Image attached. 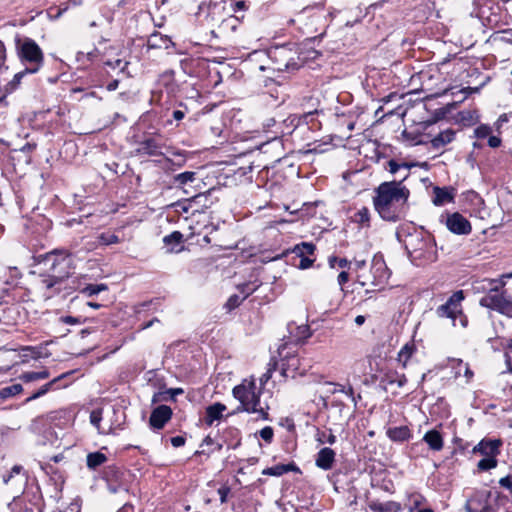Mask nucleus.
Returning a JSON list of instances; mask_svg holds the SVG:
<instances>
[{
    "mask_svg": "<svg viewBox=\"0 0 512 512\" xmlns=\"http://www.w3.org/2000/svg\"><path fill=\"white\" fill-rule=\"evenodd\" d=\"M375 192L373 204L380 217L390 222L399 221L405 214L409 189L401 181L392 180L381 183Z\"/></svg>",
    "mask_w": 512,
    "mask_h": 512,
    "instance_id": "nucleus-1",
    "label": "nucleus"
},
{
    "mask_svg": "<svg viewBox=\"0 0 512 512\" xmlns=\"http://www.w3.org/2000/svg\"><path fill=\"white\" fill-rule=\"evenodd\" d=\"M45 260L50 264L51 274L45 275L40 281V286L46 291V297H52L60 290V284L72 274L73 259L66 250H53L49 252Z\"/></svg>",
    "mask_w": 512,
    "mask_h": 512,
    "instance_id": "nucleus-2",
    "label": "nucleus"
},
{
    "mask_svg": "<svg viewBox=\"0 0 512 512\" xmlns=\"http://www.w3.org/2000/svg\"><path fill=\"white\" fill-rule=\"evenodd\" d=\"M261 388H257L255 379H244L241 384L233 388V396L240 402L237 411L257 414V419L268 420V406H261Z\"/></svg>",
    "mask_w": 512,
    "mask_h": 512,
    "instance_id": "nucleus-3",
    "label": "nucleus"
},
{
    "mask_svg": "<svg viewBox=\"0 0 512 512\" xmlns=\"http://www.w3.org/2000/svg\"><path fill=\"white\" fill-rule=\"evenodd\" d=\"M405 248L408 251L412 261L417 265L433 262L436 260V248L430 235L424 232L410 234L405 239Z\"/></svg>",
    "mask_w": 512,
    "mask_h": 512,
    "instance_id": "nucleus-4",
    "label": "nucleus"
},
{
    "mask_svg": "<svg viewBox=\"0 0 512 512\" xmlns=\"http://www.w3.org/2000/svg\"><path fill=\"white\" fill-rule=\"evenodd\" d=\"M16 53L22 64L30 73H37L44 64V54L40 46L31 38L19 37L15 40Z\"/></svg>",
    "mask_w": 512,
    "mask_h": 512,
    "instance_id": "nucleus-5",
    "label": "nucleus"
},
{
    "mask_svg": "<svg viewBox=\"0 0 512 512\" xmlns=\"http://www.w3.org/2000/svg\"><path fill=\"white\" fill-rule=\"evenodd\" d=\"M500 288L491 293L485 294L479 301L482 307L495 310L503 315L512 317V300L505 295L504 292L499 291Z\"/></svg>",
    "mask_w": 512,
    "mask_h": 512,
    "instance_id": "nucleus-6",
    "label": "nucleus"
},
{
    "mask_svg": "<svg viewBox=\"0 0 512 512\" xmlns=\"http://www.w3.org/2000/svg\"><path fill=\"white\" fill-rule=\"evenodd\" d=\"M296 52L284 45L275 47L269 52V56L276 63L277 70H290L298 67Z\"/></svg>",
    "mask_w": 512,
    "mask_h": 512,
    "instance_id": "nucleus-7",
    "label": "nucleus"
},
{
    "mask_svg": "<svg viewBox=\"0 0 512 512\" xmlns=\"http://www.w3.org/2000/svg\"><path fill=\"white\" fill-rule=\"evenodd\" d=\"M317 109L313 111L304 112L302 115L290 114L287 117L282 115L281 118V137L290 135L302 123L308 124L313 120V116L317 113Z\"/></svg>",
    "mask_w": 512,
    "mask_h": 512,
    "instance_id": "nucleus-8",
    "label": "nucleus"
},
{
    "mask_svg": "<svg viewBox=\"0 0 512 512\" xmlns=\"http://www.w3.org/2000/svg\"><path fill=\"white\" fill-rule=\"evenodd\" d=\"M370 273H371L372 279L369 282L373 286L382 287L388 282L391 273H390L382 255H375L373 257Z\"/></svg>",
    "mask_w": 512,
    "mask_h": 512,
    "instance_id": "nucleus-9",
    "label": "nucleus"
},
{
    "mask_svg": "<svg viewBox=\"0 0 512 512\" xmlns=\"http://www.w3.org/2000/svg\"><path fill=\"white\" fill-rule=\"evenodd\" d=\"M445 224L453 234L468 235L472 231L471 223L459 212L448 214Z\"/></svg>",
    "mask_w": 512,
    "mask_h": 512,
    "instance_id": "nucleus-10",
    "label": "nucleus"
},
{
    "mask_svg": "<svg viewBox=\"0 0 512 512\" xmlns=\"http://www.w3.org/2000/svg\"><path fill=\"white\" fill-rule=\"evenodd\" d=\"M464 299L463 291H456L446 301V303L440 305L437 308V315L439 317H446L455 319L456 314L460 311V303Z\"/></svg>",
    "mask_w": 512,
    "mask_h": 512,
    "instance_id": "nucleus-11",
    "label": "nucleus"
},
{
    "mask_svg": "<svg viewBox=\"0 0 512 512\" xmlns=\"http://www.w3.org/2000/svg\"><path fill=\"white\" fill-rule=\"evenodd\" d=\"M172 409L167 405H159L151 412L150 427L154 430L162 429L172 417Z\"/></svg>",
    "mask_w": 512,
    "mask_h": 512,
    "instance_id": "nucleus-12",
    "label": "nucleus"
},
{
    "mask_svg": "<svg viewBox=\"0 0 512 512\" xmlns=\"http://www.w3.org/2000/svg\"><path fill=\"white\" fill-rule=\"evenodd\" d=\"M164 145L156 138L148 137L138 143L135 150L137 155L145 156H161L163 153Z\"/></svg>",
    "mask_w": 512,
    "mask_h": 512,
    "instance_id": "nucleus-13",
    "label": "nucleus"
},
{
    "mask_svg": "<svg viewBox=\"0 0 512 512\" xmlns=\"http://www.w3.org/2000/svg\"><path fill=\"white\" fill-rule=\"evenodd\" d=\"M281 118L282 114L276 112L274 115L266 117L262 121V131L266 134L269 140H275L281 138Z\"/></svg>",
    "mask_w": 512,
    "mask_h": 512,
    "instance_id": "nucleus-14",
    "label": "nucleus"
},
{
    "mask_svg": "<svg viewBox=\"0 0 512 512\" xmlns=\"http://www.w3.org/2000/svg\"><path fill=\"white\" fill-rule=\"evenodd\" d=\"M465 508L467 512H493L488 493L476 494L467 501Z\"/></svg>",
    "mask_w": 512,
    "mask_h": 512,
    "instance_id": "nucleus-15",
    "label": "nucleus"
},
{
    "mask_svg": "<svg viewBox=\"0 0 512 512\" xmlns=\"http://www.w3.org/2000/svg\"><path fill=\"white\" fill-rule=\"evenodd\" d=\"M502 442L499 439L481 440L473 449L474 453H480L485 457H496L500 453Z\"/></svg>",
    "mask_w": 512,
    "mask_h": 512,
    "instance_id": "nucleus-16",
    "label": "nucleus"
},
{
    "mask_svg": "<svg viewBox=\"0 0 512 512\" xmlns=\"http://www.w3.org/2000/svg\"><path fill=\"white\" fill-rule=\"evenodd\" d=\"M336 453L329 447L320 449L315 458V465L324 470H330L335 462Z\"/></svg>",
    "mask_w": 512,
    "mask_h": 512,
    "instance_id": "nucleus-17",
    "label": "nucleus"
},
{
    "mask_svg": "<svg viewBox=\"0 0 512 512\" xmlns=\"http://www.w3.org/2000/svg\"><path fill=\"white\" fill-rule=\"evenodd\" d=\"M505 285L503 280L481 279L473 283V290L477 293H491L496 288H502Z\"/></svg>",
    "mask_w": 512,
    "mask_h": 512,
    "instance_id": "nucleus-18",
    "label": "nucleus"
},
{
    "mask_svg": "<svg viewBox=\"0 0 512 512\" xmlns=\"http://www.w3.org/2000/svg\"><path fill=\"white\" fill-rule=\"evenodd\" d=\"M197 180V173L193 171H185L174 175L172 178V184L176 188L183 189L186 193V187L191 186Z\"/></svg>",
    "mask_w": 512,
    "mask_h": 512,
    "instance_id": "nucleus-19",
    "label": "nucleus"
},
{
    "mask_svg": "<svg viewBox=\"0 0 512 512\" xmlns=\"http://www.w3.org/2000/svg\"><path fill=\"white\" fill-rule=\"evenodd\" d=\"M454 200L453 190L448 187H434L433 188V204L436 206H442L446 203H450Z\"/></svg>",
    "mask_w": 512,
    "mask_h": 512,
    "instance_id": "nucleus-20",
    "label": "nucleus"
},
{
    "mask_svg": "<svg viewBox=\"0 0 512 512\" xmlns=\"http://www.w3.org/2000/svg\"><path fill=\"white\" fill-rule=\"evenodd\" d=\"M12 480L19 485L17 492H20L26 482V474L21 465L13 466L9 474L3 476V482L5 484H8Z\"/></svg>",
    "mask_w": 512,
    "mask_h": 512,
    "instance_id": "nucleus-21",
    "label": "nucleus"
},
{
    "mask_svg": "<svg viewBox=\"0 0 512 512\" xmlns=\"http://www.w3.org/2000/svg\"><path fill=\"white\" fill-rule=\"evenodd\" d=\"M413 166H415V164L398 163L396 160L391 159L387 163V170L392 175H397L398 172H403V175H400V179H395L396 181H401V184H403V181L410 175V168Z\"/></svg>",
    "mask_w": 512,
    "mask_h": 512,
    "instance_id": "nucleus-22",
    "label": "nucleus"
},
{
    "mask_svg": "<svg viewBox=\"0 0 512 512\" xmlns=\"http://www.w3.org/2000/svg\"><path fill=\"white\" fill-rule=\"evenodd\" d=\"M387 437L393 442L408 441L412 437L408 426L389 427L386 431Z\"/></svg>",
    "mask_w": 512,
    "mask_h": 512,
    "instance_id": "nucleus-23",
    "label": "nucleus"
},
{
    "mask_svg": "<svg viewBox=\"0 0 512 512\" xmlns=\"http://www.w3.org/2000/svg\"><path fill=\"white\" fill-rule=\"evenodd\" d=\"M423 441L433 451H440L444 445L441 433L435 429L427 431L423 436Z\"/></svg>",
    "mask_w": 512,
    "mask_h": 512,
    "instance_id": "nucleus-24",
    "label": "nucleus"
},
{
    "mask_svg": "<svg viewBox=\"0 0 512 512\" xmlns=\"http://www.w3.org/2000/svg\"><path fill=\"white\" fill-rule=\"evenodd\" d=\"M226 410V406L222 403H214L206 408L205 422L211 426L214 421L220 420L222 413Z\"/></svg>",
    "mask_w": 512,
    "mask_h": 512,
    "instance_id": "nucleus-25",
    "label": "nucleus"
},
{
    "mask_svg": "<svg viewBox=\"0 0 512 512\" xmlns=\"http://www.w3.org/2000/svg\"><path fill=\"white\" fill-rule=\"evenodd\" d=\"M455 132L452 129L441 131L431 140V145L435 149L443 148L454 140Z\"/></svg>",
    "mask_w": 512,
    "mask_h": 512,
    "instance_id": "nucleus-26",
    "label": "nucleus"
},
{
    "mask_svg": "<svg viewBox=\"0 0 512 512\" xmlns=\"http://www.w3.org/2000/svg\"><path fill=\"white\" fill-rule=\"evenodd\" d=\"M172 44L171 40L160 33H153L148 38V47L153 49H168L169 46Z\"/></svg>",
    "mask_w": 512,
    "mask_h": 512,
    "instance_id": "nucleus-27",
    "label": "nucleus"
},
{
    "mask_svg": "<svg viewBox=\"0 0 512 512\" xmlns=\"http://www.w3.org/2000/svg\"><path fill=\"white\" fill-rule=\"evenodd\" d=\"M245 287H248V285H241L238 287L242 296L234 294L228 298L226 302V307L229 310L237 308L250 294L253 293V289L246 292L244 290Z\"/></svg>",
    "mask_w": 512,
    "mask_h": 512,
    "instance_id": "nucleus-28",
    "label": "nucleus"
},
{
    "mask_svg": "<svg viewBox=\"0 0 512 512\" xmlns=\"http://www.w3.org/2000/svg\"><path fill=\"white\" fill-rule=\"evenodd\" d=\"M415 352V345L413 343H407L405 344L399 351L397 360L402 364V366L405 368L409 359Z\"/></svg>",
    "mask_w": 512,
    "mask_h": 512,
    "instance_id": "nucleus-29",
    "label": "nucleus"
},
{
    "mask_svg": "<svg viewBox=\"0 0 512 512\" xmlns=\"http://www.w3.org/2000/svg\"><path fill=\"white\" fill-rule=\"evenodd\" d=\"M106 460V455L101 452L89 453L87 455V466L90 469H96L97 467L105 463Z\"/></svg>",
    "mask_w": 512,
    "mask_h": 512,
    "instance_id": "nucleus-30",
    "label": "nucleus"
},
{
    "mask_svg": "<svg viewBox=\"0 0 512 512\" xmlns=\"http://www.w3.org/2000/svg\"><path fill=\"white\" fill-rule=\"evenodd\" d=\"M353 221L355 223H358L362 226H369L370 222V212L369 209L366 207H362L359 209L353 216Z\"/></svg>",
    "mask_w": 512,
    "mask_h": 512,
    "instance_id": "nucleus-31",
    "label": "nucleus"
},
{
    "mask_svg": "<svg viewBox=\"0 0 512 512\" xmlns=\"http://www.w3.org/2000/svg\"><path fill=\"white\" fill-rule=\"evenodd\" d=\"M64 375L60 376V377H57V378H54L52 381L44 384L37 392H35L34 394H32L30 397H28L26 399V403L32 401V400H35L43 395H45L51 388L52 386L61 378H63Z\"/></svg>",
    "mask_w": 512,
    "mask_h": 512,
    "instance_id": "nucleus-32",
    "label": "nucleus"
},
{
    "mask_svg": "<svg viewBox=\"0 0 512 512\" xmlns=\"http://www.w3.org/2000/svg\"><path fill=\"white\" fill-rule=\"evenodd\" d=\"M315 251V246L312 243L302 242L295 246L293 252L299 256L304 257L305 255H311Z\"/></svg>",
    "mask_w": 512,
    "mask_h": 512,
    "instance_id": "nucleus-33",
    "label": "nucleus"
},
{
    "mask_svg": "<svg viewBox=\"0 0 512 512\" xmlns=\"http://www.w3.org/2000/svg\"><path fill=\"white\" fill-rule=\"evenodd\" d=\"M23 387L21 384H13L7 387H4L0 390V399H7L11 396L17 395L21 393Z\"/></svg>",
    "mask_w": 512,
    "mask_h": 512,
    "instance_id": "nucleus-34",
    "label": "nucleus"
},
{
    "mask_svg": "<svg viewBox=\"0 0 512 512\" xmlns=\"http://www.w3.org/2000/svg\"><path fill=\"white\" fill-rule=\"evenodd\" d=\"M49 372L47 370L39 371V372H26L21 376V379L24 382H33L40 379H46L49 377Z\"/></svg>",
    "mask_w": 512,
    "mask_h": 512,
    "instance_id": "nucleus-35",
    "label": "nucleus"
},
{
    "mask_svg": "<svg viewBox=\"0 0 512 512\" xmlns=\"http://www.w3.org/2000/svg\"><path fill=\"white\" fill-rule=\"evenodd\" d=\"M388 384H397L398 387H403L407 383L405 374H399L397 372L388 373L386 375Z\"/></svg>",
    "mask_w": 512,
    "mask_h": 512,
    "instance_id": "nucleus-36",
    "label": "nucleus"
},
{
    "mask_svg": "<svg viewBox=\"0 0 512 512\" xmlns=\"http://www.w3.org/2000/svg\"><path fill=\"white\" fill-rule=\"evenodd\" d=\"M27 74H31L30 71H27V68H25L24 70L16 73L13 77V79L7 84L6 86V90L7 91H13L15 90L19 84L21 83V80L23 79V77Z\"/></svg>",
    "mask_w": 512,
    "mask_h": 512,
    "instance_id": "nucleus-37",
    "label": "nucleus"
},
{
    "mask_svg": "<svg viewBox=\"0 0 512 512\" xmlns=\"http://www.w3.org/2000/svg\"><path fill=\"white\" fill-rule=\"evenodd\" d=\"M497 463L496 457H484L478 462L477 467L481 471H487L495 468Z\"/></svg>",
    "mask_w": 512,
    "mask_h": 512,
    "instance_id": "nucleus-38",
    "label": "nucleus"
},
{
    "mask_svg": "<svg viewBox=\"0 0 512 512\" xmlns=\"http://www.w3.org/2000/svg\"><path fill=\"white\" fill-rule=\"evenodd\" d=\"M328 263L331 268H335L336 264L338 265L339 268L343 269H350L352 267V261H348L346 258H337L335 256L329 257Z\"/></svg>",
    "mask_w": 512,
    "mask_h": 512,
    "instance_id": "nucleus-39",
    "label": "nucleus"
},
{
    "mask_svg": "<svg viewBox=\"0 0 512 512\" xmlns=\"http://www.w3.org/2000/svg\"><path fill=\"white\" fill-rule=\"evenodd\" d=\"M98 241L102 245H111L119 243V237L113 233H101L98 236Z\"/></svg>",
    "mask_w": 512,
    "mask_h": 512,
    "instance_id": "nucleus-40",
    "label": "nucleus"
},
{
    "mask_svg": "<svg viewBox=\"0 0 512 512\" xmlns=\"http://www.w3.org/2000/svg\"><path fill=\"white\" fill-rule=\"evenodd\" d=\"M287 473V469L284 467V464H278L272 467H268L263 470V475H269V476H281L283 474Z\"/></svg>",
    "mask_w": 512,
    "mask_h": 512,
    "instance_id": "nucleus-41",
    "label": "nucleus"
},
{
    "mask_svg": "<svg viewBox=\"0 0 512 512\" xmlns=\"http://www.w3.org/2000/svg\"><path fill=\"white\" fill-rule=\"evenodd\" d=\"M182 239H183L182 233H180L179 231H174L171 234L166 235L163 238V241L166 245H170V244L179 245L181 243Z\"/></svg>",
    "mask_w": 512,
    "mask_h": 512,
    "instance_id": "nucleus-42",
    "label": "nucleus"
},
{
    "mask_svg": "<svg viewBox=\"0 0 512 512\" xmlns=\"http://www.w3.org/2000/svg\"><path fill=\"white\" fill-rule=\"evenodd\" d=\"M104 64L108 67H111L112 69H119L121 72H124L128 62L124 61L123 59L117 58L115 60H106Z\"/></svg>",
    "mask_w": 512,
    "mask_h": 512,
    "instance_id": "nucleus-43",
    "label": "nucleus"
},
{
    "mask_svg": "<svg viewBox=\"0 0 512 512\" xmlns=\"http://www.w3.org/2000/svg\"><path fill=\"white\" fill-rule=\"evenodd\" d=\"M7 60V52L4 43L0 40V74L6 72L8 70V66L6 64Z\"/></svg>",
    "mask_w": 512,
    "mask_h": 512,
    "instance_id": "nucleus-44",
    "label": "nucleus"
},
{
    "mask_svg": "<svg viewBox=\"0 0 512 512\" xmlns=\"http://www.w3.org/2000/svg\"><path fill=\"white\" fill-rule=\"evenodd\" d=\"M491 132H492L491 128L487 125H480L474 131L475 136L479 139L489 137Z\"/></svg>",
    "mask_w": 512,
    "mask_h": 512,
    "instance_id": "nucleus-45",
    "label": "nucleus"
},
{
    "mask_svg": "<svg viewBox=\"0 0 512 512\" xmlns=\"http://www.w3.org/2000/svg\"><path fill=\"white\" fill-rule=\"evenodd\" d=\"M297 340L304 341L311 336L310 328L307 325H301L297 327Z\"/></svg>",
    "mask_w": 512,
    "mask_h": 512,
    "instance_id": "nucleus-46",
    "label": "nucleus"
},
{
    "mask_svg": "<svg viewBox=\"0 0 512 512\" xmlns=\"http://www.w3.org/2000/svg\"><path fill=\"white\" fill-rule=\"evenodd\" d=\"M102 420V410H93L90 414V422L100 431V422Z\"/></svg>",
    "mask_w": 512,
    "mask_h": 512,
    "instance_id": "nucleus-47",
    "label": "nucleus"
},
{
    "mask_svg": "<svg viewBox=\"0 0 512 512\" xmlns=\"http://www.w3.org/2000/svg\"><path fill=\"white\" fill-rule=\"evenodd\" d=\"M260 437L267 443H270L273 439L274 432L270 426H266L259 431Z\"/></svg>",
    "mask_w": 512,
    "mask_h": 512,
    "instance_id": "nucleus-48",
    "label": "nucleus"
},
{
    "mask_svg": "<svg viewBox=\"0 0 512 512\" xmlns=\"http://www.w3.org/2000/svg\"><path fill=\"white\" fill-rule=\"evenodd\" d=\"M499 485L512 493V475L501 478L499 480Z\"/></svg>",
    "mask_w": 512,
    "mask_h": 512,
    "instance_id": "nucleus-49",
    "label": "nucleus"
},
{
    "mask_svg": "<svg viewBox=\"0 0 512 512\" xmlns=\"http://www.w3.org/2000/svg\"><path fill=\"white\" fill-rule=\"evenodd\" d=\"M230 493V488L227 486L220 487L218 489V494L221 503H225L227 501L228 494Z\"/></svg>",
    "mask_w": 512,
    "mask_h": 512,
    "instance_id": "nucleus-50",
    "label": "nucleus"
},
{
    "mask_svg": "<svg viewBox=\"0 0 512 512\" xmlns=\"http://www.w3.org/2000/svg\"><path fill=\"white\" fill-rule=\"evenodd\" d=\"M81 293L87 297H92L94 295H97L96 288H95L94 284H89L86 287H84L81 290Z\"/></svg>",
    "mask_w": 512,
    "mask_h": 512,
    "instance_id": "nucleus-51",
    "label": "nucleus"
},
{
    "mask_svg": "<svg viewBox=\"0 0 512 512\" xmlns=\"http://www.w3.org/2000/svg\"><path fill=\"white\" fill-rule=\"evenodd\" d=\"M59 321L64 324L76 325L80 323V320L73 316H63L59 318Z\"/></svg>",
    "mask_w": 512,
    "mask_h": 512,
    "instance_id": "nucleus-52",
    "label": "nucleus"
},
{
    "mask_svg": "<svg viewBox=\"0 0 512 512\" xmlns=\"http://www.w3.org/2000/svg\"><path fill=\"white\" fill-rule=\"evenodd\" d=\"M182 393H183V389L182 388H170V389L166 390L163 393V395H168L169 399L175 400V396L179 395V394H182Z\"/></svg>",
    "mask_w": 512,
    "mask_h": 512,
    "instance_id": "nucleus-53",
    "label": "nucleus"
},
{
    "mask_svg": "<svg viewBox=\"0 0 512 512\" xmlns=\"http://www.w3.org/2000/svg\"><path fill=\"white\" fill-rule=\"evenodd\" d=\"M488 145L491 148H498L501 145V139L498 136L490 135L488 137Z\"/></svg>",
    "mask_w": 512,
    "mask_h": 512,
    "instance_id": "nucleus-54",
    "label": "nucleus"
},
{
    "mask_svg": "<svg viewBox=\"0 0 512 512\" xmlns=\"http://www.w3.org/2000/svg\"><path fill=\"white\" fill-rule=\"evenodd\" d=\"M247 8L245 1H237L231 5V9L233 12L237 13L239 11H243Z\"/></svg>",
    "mask_w": 512,
    "mask_h": 512,
    "instance_id": "nucleus-55",
    "label": "nucleus"
},
{
    "mask_svg": "<svg viewBox=\"0 0 512 512\" xmlns=\"http://www.w3.org/2000/svg\"><path fill=\"white\" fill-rule=\"evenodd\" d=\"M352 265H354V269L356 271L361 270L366 266V260L364 258L360 259L355 257L354 260L352 261Z\"/></svg>",
    "mask_w": 512,
    "mask_h": 512,
    "instance_id": "nucleus-56",
    "label": "nucleus"
},
{
    "mask_svg": "<svg viewBox=\"0 0 512 512\" xmlns=\"http://www.w3.org/2000/svg\"><path fill=\"white\" fill-rule=\"evenodd\" d=\"M171 444L172 446L178 448L185 444V438L182 436H175L171 438Z\"/></svg>",
    "mask_w": 512,
    "mask_h": 512,
    "instance_id": "nucleus-57",
    "label": "nucleus"
},
{
    "mask_svg": "<svg viewBox=\"0 0 512 512\" xmlns=\"http://www.w3.org/2000/svg\"><path fill=\"white\" fill-rule=\"evenodd\" d=\"M312 264H313V260L304 256V257H301V259H300L299 268L307 269V268L311 267Z\"/></svg>",
    "mask_w": 512,
    "mask_h": 512,
    "instance_id": "nucleus-58",
    "label": "nucleus"
},
{
    "mask_svg": "<svg viewBox=\"0 0 512 512\" xmlns=\"http://www.w3.org/2000/svg\"><path fill=\"white\" fill-rule=\"evenodd\" d=\"M349 280V275L346 271H342L337 278L338 284L340 286H343L345 283H347Z\"/></svg>",
    "mask_w": 512,
    "mask_h": 512,
    "instance_id": "nucleus-59",
    "label": "nucleus"
},
{
    "mask_svg": "<svg viewBox=\"0 0 512 512\" xmlns=\"http://www.w3.org/2000/svg\"><path fill=\"white\" fill-rule=\"evenodd\" d=\"M271 376H272L271 370H267L264 374H262V376L259 379L260 385L264 386L270 380Z\"/></svg>",
    "mask_w": 512,
    "mask_h": 512,
    "instance_id": "nucleus-60",
    "label": "nucleus"
},
{
    "mask_svg": "<svg viewBox=\"0 0 512 512\" xmlns=\"http://www.w3.org/2000/svg\"><path fill=\"white\" fill-rule=\"evenodd\" d=\"M344 394L347 395L355 404L357 403L352 386H349L348 388L345 387Z\"/></svg>",
    "mask_w": 512,
    "mask_h": 512,
    "instance_id": "nucleus-61",
    "label": "nucleus"
},
{
    "mask_svg": "<svg viewBox=\"0 0 512 512\" xmlns=\"http://www.w3.org/2000/svg\"><path fill=\"white\" fill-rule=\"evenodd\" d=\"M505 362L507 366V372L512 373V359L508 352L505 353Z\"/></svg>",
    "mask_w": 512,
    "mask_h": 512,
    "instance_id": "nucleus-62",
    "label": "nucleus"
},
{
    "mask_svg": "<svg viewBox=\"0 0 512 512\" xmlns=\"http://www.w3.org/2000/svg\"><path fill=\"white\" fill-rule=\"evenodd\" d=\"M172 116L175 120L180 121L184 118L185 112L181 110H174Z\"/></svg>",
    "mask_w": 512,
    "mask_h": 512,
    "instance_id": "nucleus-63",
    "label": "nucleus"
},
{
    "mask_svg": "<svg viewBox=\"0 0 512 512\" xmlns=\"http://www.w3.org/2000/svg\"><path fill=\"white\" fill-rule=\"evenodd\" d=\"M133 506L129 504L123 505L117 512H133Z\"/></svg>",
    "mask_w": 512,
    "mask_h": 512,
    "instance_id": "nucleus-64",
    "label": "nucleus"
}]
</instances>
